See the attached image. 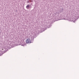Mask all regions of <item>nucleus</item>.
Masks as SVG:
<instances>
[{
    "label": "nucleus",
    "instance_id": "1a4fd4ad",
    "mask_svg": "<svg viewBox=\"0 0 79 79\" xmlns=\"http://www.w3.org/2000/svg\"><path fill=\"white\" fill-rule=\"evenodd\" d=\"M29 1H28L27 2V3H30L29 2Z\"/></svg>",
    "mask_w": 79,
    "mask_h": 79
},
{
    "label": "nucleus",
    "instance_id": "4468645a",
    "mask_svg": "<svg viewBox=\"0 0 79 79\" xmlns=\"http://www.w3.org/2000/svg\"><path fill=\"white\" fill-rule=\"evenodd\" d=\"M58 20H60V19H58Z\"/></svg>",
    "mask_w": 79,
    "mask_h": 79
},
{
    "label": "nucleus",
    "instance_id": "20e7f679",
    "mask_svg": "<svg viewBox=\"0 0 79 79\" xmlns=\"http://www.w3.org/2000/svg\"><path fill=\"white\" fill-rule=\"evenodd\" d=\"M5 52H6V51H4V52H0V56H1V55H2L3 53H5Z\"/></svg>",
    "mask_w": 79,
    "mask_h": 79
},
{
    "label": "nucleus",
    "instance_id": "f03ea898",
    "mask_svg": "<svg viewBox=\"0 0 79 79\" xmlns=\"http://www.w3.org/2000/svg\"><path fill=\"white\" fill-rule=\"evenodd\" d=\"M26 8L27 9H28V8H31V6L28 4Z\"/></svg>",
    "mask_w": 79,
    "mask_h": 79
},
{
    "label": "nucleus",
    "instance_id": "9b49d317",
    "mask_svg": "<svg viewBox=\"0 0 79 79\" xmlns=\"http://www.w3.org/2000/svg\"><path fill=\"white\" fill-rule=\"evenodd\" d=\"M73 19H74V18Z\"/></svg>",
    "mask_w": 79,
    "mask_h": 79
},
{
    "label": "nucleus",
    "instance_id": "0eeeda50",
    "mask_svg": "<svg viewBox=\"0 0 79 79\" xmlns=\"http://www.w3.org/2000/svg\"><path fill=\"white\" fill-rule=\"evenodd\" d=\"M13 47V46H11V45L9 46V47H10V48H12Z\"/></svg>",
    "mask_w": 79,
    "mask_h": 79
},
{
    "label": "nucleus",
    "instance_id": "f8f14e48",
    "mask_svg": "<svg viewBox=\"0 0 79 79\" xmlns=\"http://www.w3.org/2000/svg\"><path fill=\"white\" fill-rule=\"evenodd\" d=\"M20 44H18V45H20Z\"/></svg>",
    "mask_w": 79,
    "mask_h": 79
},
{
    "label": "nucleus",
    "instance_id": "39448f33",
    "mask_svg": "<svg viewBox=\"0 0 79 79\" xmlns=\"http://www.w3.org/2000/svg\"><path fill=\"white\" fill-rule=\"evenodd\" d=\"M60 20H61V19H63V16H62V15H60Z\"/></svg>",
    "mask_w": 79,
    "mask_h": 79
},
{
    "label": "nucleus",
    "instance_id": "9d476101",
    "mask_svg": "<svg viewBox=\"0 0 79 79\" xmlns=\"http://www.w3.org/2000/svg\"><path fill=\"white\" fill-rule=\"evenodd\" d=\"M29 2H32V1L30 0L29 1Z\"/></svg>",
    "mask_w": 79,
    "mask_h": 79
},
{
    "label": "nucleus",
    "instance_id": "7ed1b4c3",
    "mask_svg": "<svg viewBox=\"0 0 79 79\" xmlns=\"http://www.w3.org/2000/svg\"><path fill=\"white\" fill-rule=\"evenodd\" d=\"M36 37H35V35H34L33 36V37H31V41H33V40H34V38H35Z\"/></svg>",
    "mask_w": 79,
    "mask_h": 79
},
{
    "label": "nucleus",
    "instance_id": "6e6552de",
    "mask_svg": "<svg viewBox=\"0 0 79 79\" xmlns=\"http://www.w3.org/2000/svg\"><path fill=\"white\" fill-rule=\"evenodd\" d=\"M75 20H76V19H75L74 20H72V21H73V22H74L75 21Z\"/></svg>",
    "mask_w": 79,
    "mask_h": 79
},
{
    "label": "nucleus",
    "instance_id": "423d86ee",
    "mask_svg": "<svg viewBox=\"0 0 79 79\" xmlns=\"http://www.w3.org/2000/svg\"><path fill=\"white\" fill-rule=\"evenodd\" d=\"M63 11V8H62L60 9V12H62Z\"/></svg>",
    "mask_w": 79,
    "mask_h": 79
},
{
    "label": "nucleus",
    "instance_id": "ddd939ff",
    "mask_svg": "<svg viewBox=\"0 0 79 79\" xmlns=\"http://www.w3.org/2000/svg\"><path fill=\"white\" fill-rule=\"evenodd\" d=\"M2 50H3V49H2Z\"/></svg>",
    "mask_w": 79,
    "mask_h": 79
},
{
    "label": "nucleus",
    "instance_id": "f257e3e1",
    "mask_svg": "<svg viewBox=\"0 0 79 79\" xmlns=\"http://www.w3.org/2000/svg\"><path fill=\"white\" fill-rule=\"evenodd\" d=\"M26 42L27 44H31V43H32V41L30 38H28L26 40Z\"/></svg>",
    "mask_w": 79,
    "mask_h": 79
}]
</instances>
